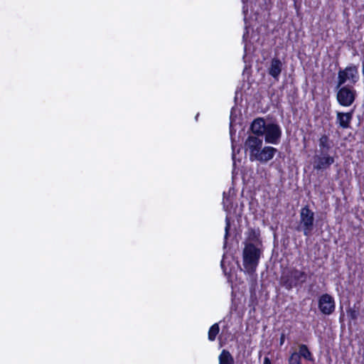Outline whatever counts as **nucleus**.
Returning <instances> with one entry per match:
<instances>
[{"label": "nucleus", "mask_w": 364, "mask_h": 364, "mask_svg": "<svg viewBox=\"0 0 364 364\" xmlns=\"http://www.w3.org/2000/svg\"><path fill=\"white\" fill-rule=\"evenodd\" d=\"M351 317H352L353 318H355V316H354V311H351Z\"/></svg>", "instance_id": "nucleus-23"}, {"label": "nucleus", "mask_w": 364, "mask_h": 364, "mask_svg": "<svg viewBox=\"0 0 364 364\" xmlns=\"http://www.w3.org/2000/svg\"><path fill=\"white\" fill-rule=\"evenodd\" d=\"M259 233L255 229L250 228L247 232V240L250 242H257L259 240Z\"/></svg>", "instance_id": "nucleus-17"}, {"label": "nucleus", "mask_w": 364, "mask_h": 364, "mask_svg": "<svg viewBox=\"0 0 364 364\" xmlns=\"http://www.w3.org/2000/svg\"><path fill=\"white\" fill-rule=\"evenodd\" d=\"M250 129L255 135L264 136L268 144H277L282 136V129L279 124L266 122L264 119L258 117L253 120Z\"/></svg>", "instance_id": "nucleus-1"}, {"label": "nucleus", "mask_w": 364, "mask_h": 364, "mask_svg": "<svg viewBox=\"0 0 364 364\" xmlns=\"http://www.w3.org/2000/svg\"><path fill=\"white\" fill-rule=\"evenodd\" d=\"M314 213L306 205L299 213V223L296 230L303 232L305 236H310L314 228Z\"/></svg>", "instance_id": "nucleus-4"}, {"label": "nucleus", "mask_w": 364, "mask_h": 364, "mask_svg": "<svg viewBox=\"0 0 364 364\" xmlns=\"http://www.w3.org/2000/svg\"><path fill=\"white\" fill-rule=\"evenodd\" d=\"M284 335L282 336L281 338H280V344L282 345L283 343H284Z\"/></svg>", "instance_id": "nucleus-22"}, {"label": "nucleus", "mask_w": 364, "mask_h": 364, "mask_svg": "<svg viewBox=\"0 0 364 364\" xmlns=\"http://www.w3.org/2000/svg\"><path fill=\"white\" fill-rule=\"evenodd\" d=\"M318 146H319L318 152H322V151L328 152L329 151V150L331 148V146L329 137L327 135L323 134V136H321V138L318 140Z\"/></svg>", "instance_id": "nucleus-13"}, {"label": "nucleus", "mask_w": 364, "mask_h": 364, "mask_svg": "<svg viewBox=\"0 0 364 364\" xmlns=\"http://www.w3.org/2000/svg\"><path fill=\"white\" fill-rule=\"evenodd\" d=\"M359 80V73L355 65L347 66L344 69H340L338 73L336 87L346 86L345 84L353 85Z\"/></svg>", "instance_id": "nucleus-5"}, {"label": "nucleus", "mask_w": 364, "mask_h": 364, "mask_svg": "<svg viewBox=\"0 0 364 364\" xmlns=\"http://www.w3.org/2000/svg\"><path fill=\"white\" fill-rule=\"evenodd\" d=\"M318 309L325 315L331 314L335 310L334 299L328 294L321 295L318 299Z\"/></svg>", "instance_id": "nucleus-9"}, {"label": "nucleus", "mask_w": 364, "mask_h": 364, "mask_svg": "<svg viewBox=\"0 0 364 364\" xmlns=\"http://www.w3.org/2000/svg\"><path fill=\"white\" fill-rule=\"evenodd\" d=\"M232 158L234 159L235 158V154L232 153Z\"/></svg>", "instance_id": "nucleus-25"}, {"label": "nucleus", "mask_w": 364, "mask_h": 364, "mask_svg": "<svg viewBox=\"0 0 364 364\" xmlns=\"http://www.w3.org/2000/svg\"><path fill=\"white\" fill-rule=\"evenodd\" d=\"M307 274L296 268H291L282 276L281 281L283 286L288 290L302 285L306 282Z\"/></svg>", "instance_id": "nucleus-3"}, {"label": "nucleus", "mask_w": 364, "mask_h": 364, "mask_svg": "<svg viewBox=\"0 0 364 364\" xmlns=\"http://www.w3.org/2000/svg\"><path fill=\"white\" fill-rule=\"evenodd\" d=\"M221 266H222V267H223V260L221 261Z\"/></svg>", "instance_id": "nucleus-24"}, {"label": "nucleus", "mask_w": 364, "mask_h": 364, "mask_svg": "<svg viewBox=\"0 0 364 364\" xmlns=\"http://www.w3.org/2000/svg\"><path fill=\"white\" fill-rule=\"evenodd\" d=\"M289 364H301L300 355L296 352L291 353L289 358Z\"/></svg>", "instance_id": "nucleus-18"}, {"label": "nucleus", "mask_w": 364, "mask_h": 364, "mask_svg": "<svg viewBox=\"0 0 364 364\" xmlns=\"http://www.w3.org/2000/svg\"><path fill=\"white\" fill-rule=\"evenodd\" d=\"M353 111L349 112H337L336 121L339 126L343 129H347L350 127V123L353 118Z\"/></svg>", "instance_id": "nucleus-12"}, {"label": "nucleus", "mask_w": 364, "mask_h": 364, "mask_svg": "<svg viewBox=\"0 0 364 364\" xmlns=\"http://www.w3.org/2000/svg\"><path fill=\"white\" fill-rule=\"evenodd\" d=\"M230 228V222L228 217H226L225 218V245L226 244V240L228 239V235H229V230Z\"/></svg>", "instance_id": "nucleus-19"}, {"label": "nucleus", "mask_w": 364, "mask_h": 364, "mask_svg": "<svg viewBox=\"0 0 364 364\" xmlns=\"http://www.w3.org/2000/svg\"><path fill=\"white\" fill-rule=\"evenodd\" d=\"M219 331L220 328L218 323H214L208 331V339L210 341H215Z\"/></svg>", "instance_id": "nucleus-16"}, {"label": "nucleus", "mask_w": 364, "mask_h": 364, "mask_svg": "<svg viewBox=\"0 0 364 364\" xmlns=\"http://www.w3.org/2000/svg\"><path fill=\"white\" fill-rule=\"evenodd\" d=\"M277 152V149L272 146H264L260 149L259 153L254 158V161H258L265 164L272 160Z\"/></svg>", "instance_id": "nucleus-10"}, {"label": "nucleus", "mask_w": 364, "mask_h": 364, "mask_svg": "<svg viewBox=\"0 0 364 364\" xmlns=\"http://www.w3.org/2000/svg\"><path fill=\"white\" fill-rule=\"evenodd\" d=\"M298 353L300 355V358L303 357L307 360H313L312 354L305 344L299 345Z\"/></svg>", "instance_id": "nucleus-15"}, {"label": "nucleus", "mask_w": 364, "mask_h": 364, "mask_svg": "<svg viewBox=\"0 0 364 364\" xmlns=\"http://www.w3.org/2000/svg\"><path fill=\"white\" fill-rule=\"evenodd\" d=\"M263 364H272L270 359L268 357H264Z\"/></svg>", "instance_id": "nucleus-21"}, {"label": "nucleus", "mask_w": 364, "mask_h": 364, "mask_svg": "<svg viewBox=\"0 0 364 364\" xmlns=\"http://www.w3.org/2000/svg\"><path fill=\"white\" fill-rule=\"evenodd\" d=\"M282 69V62L279 58H274L272 59L269 67L268 68V73L275 80L278 81Z\"/></svg>", "instance_id": "nucleus-11"}, {"label": "nucleus", "mask_w": 364, "mask_h": 364, "mask_svg": "<svg viewBox=\"0 0 364 364\" xmlns=\"http://www.w3.org/2000/svg\"><path fill=\"white\" fill-rule=\"evenodd\" d=\"M336 100L338 103L343 107L351 106L357 97V92L352 85L336 87Z\"/></svg>", "instance_id": "nucleus-6"}, {"label": "nucleus", "mask_w": 364, "mask_h": 364, "mask_svg": "<svg viewBox=\"0 0 364 364\" xmlns=\"http://www.w3.org/2000/svg\"><path fill=\"white\" fill-rule=\"evenodd\" d=\"M335 162V159L328 152H318L314 156L313 167L317 171L328 168Z\"/></svg>", "instance_id": "nucleus-7"}, {"label": "nucleus", "mask_w": 364, "mask_h": 364, "mask_svg": "<svg viewBox=\"0 0 364 364\" xmlns=\"http://www.w3.org/2000/svg\"><path fill=\"white\" fill-rule=\"evenodd\" d=\"M220 364H234V358L227 350H223L219 357Z\"/></svg>", "instance_id": "nucleus-14"}, {"label": "nucleus", "mask_w": 364, "mask_h": 364, "mask_svg": "<svg viewBox=\"0 0 364 364\" xmlns=\"http://www.w3.org/2000/svg\"><path fill=\"white\" fill-rule=\"evenodd\" d=\"M248 0H242V3H243V7H242V11H243V14L245 15H246V14L247 13V11H248V9H247V6H246V3L247 2Z\"/></svg>", "instance_id": "nucleus-20"}, {"label": "nucleus", "mask_w": 364, "mask_h": 364, "mask_svg": "<svg viewBox=\"0 0 364 364\" xmlns=\"http://www.w3.org/2000/svg\"><path fill=\"white\" fill-rule=\"evenodd\" d=\"M261 256V250L252 243H246L242 252L243 266L249 274L255 273Z\"/></svg>", "instance_id": "nucleus-2"}, {"label": "nucleus", "mask_w": 364, "mask_h": 364, "mask_svg": "<svg viewBox=\"0 0 364 364\" xmlns=\"http://www.w3.org/2000/svg\"><path fill=\"white\" fill-rule=\"evenodd\" d=\"M262 140L256 136H249L245 142V148L250 153V159L253 161L255 156L259 153L262 146Z\"/></svg>", "instance_id": "nucleus-8"}]
</instances>
